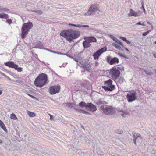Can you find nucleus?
<instances>
[{
  "label": "nucleus",
  "instance_id": "nucleus-1",
  "mask_svg": "<svg viewBox=\"0 0 156 156\" xmlns=\"http://www.w3.org/2000/svg\"><path fill=\"white\" fill-rule=\"evenodd\" d=\"M80 32L77 30L69 29L61 31L60 34L61 36L64 37L69 42L78 38L80 36Z\"/></svg>",
  "mask_w": 156,
  "mask_h": 156
},
{
  "label": "nucleus",
  "instance_id": "nucleus-2",
  "mask_svg": "<svg viewBox=\"0 0 156 156\" xmlns=\"http://www.w3.org/2000/svg\"><path fill=\"white\" fill-rule=\"evenodd\" d=\"M47 75L44 73H42L35 79L34 84L36 86L41 87L47 83Z\"/></svg>",
  "mask_w": 156,
  "mask_h": 156
},
{
  "label": "nucleus",
  "instance_id": "nucleus-3",
  "mask_svg": "<svg viewBox=\"0 0 156 156\" xmlns=\"http://www.w3.org/2000/svg\"><path fill=\"white\" fill-rule=\"evenodd\" d=\"M33 26L32 23L30 22L25 23L23 24L21 28L22 32L21 34V37L23 39H24L26 37L28 32Z\"/></svg>",
  "mask_w": 156,
  "mask_h": 156
},
{
  "label": "nucleus",
  "instance_id": "nucleus-4",
  "mask_svg": "<svg viewBox=\"0 0 156 156\" xmlns=\"http://www.w3.org/2000/svg\"><path fill=\"white\" fill-rule=\"evenodd\" d=\"M112 81L109 79L105 82V86H103L102 88L107 91H112L114 90L115 86L112 84Z\"/></svg>",
  "mask_w": 156,
  "mask_h": 156
},
{
  "label": "nucleus",
  "instance_id": "nucleus-5",
  "mask_svg": "<svg viewBox=\"0 0 156 156\" xmlns=\"http://www.w3.org/2000/svg\"><path fill=\"white\" fill-rule=\"evenodd\" d=\"M100 109L106 115L112 114L115 112V110L113 107L107 105H102L100 107Z\"/></svg>",
  "mask_w": 156,
  "mask_h": 156
},
{
  "label": "nucleus",
  "instance_id": "nucleus-6",
  "mask_svg": "<svg viewBox=\"0 0 156 156\" xmlns=\"http://www.w3.org/2000/svg\"><path fill=\"white\" fill-rule=\"evenodd\" d=\"M60 89V86L58 85L52 86L49 88V92L51 95L54 94L58 93Z\"/></svg>",
  "mask_w": 156,
  "mask_h": 156
},
{
  "label": "nucleus",
  "instance_id": "nucleus-7",
  "mask_svg": "<svg viewBox=\"0 0 156 156\" xmlns=\"http://www.w3.org/2000/svg\"><path fill=\"white\" fill-rule=\"evenodd\" d=\"M98 7L95 5H92L89 8L87 12L85 13V15L90 16L96 11H99Z\"/></svg>",
  "mask_w": 156,
  "mask_h": 156
},
{
  "label": "nucleus",
  "instance_id": "nucleus-8",
  "mask_svg": "<svg viewBox=\"0 0 156 156\" xmlns=\"http://www.w3.org/2000/svg\"><path fill=\"white\" fill-rule=\"evenodd\" d=\"M136 93L135 92H129L127 94V98L129 102H132L136 99Z\"/></svg>",
  "mask_w": 156,
  "mask_h": 156
},
{
  "label": "nucleus",
  "instance_id": "nucleus-9",
  "mask_svg": "<svg viewBox=\"0 0 156 156\" xmlns=\"http://www.w3.org/2000/svg\"><path fill=\"white\" fill-rule=\"evenodd\" d=\"M107 50L106 47H104L98 50L93 55L94 58L95 60L98 59L100 55L103 52H105Z\"/></svg>",
  "mask_w": 156,
  "mask_h": 156
},
{
  "label": "nucleus",
  "instance_id": "nucleus-10",
  "mask_svg": "<svg viewBox=\"0 0 156 156\" xmlns=\"http://www.w3.org/2000/svg\"><path fill=\"white\" fill-rule=\"evenodd\" d=\"M110 73L113 79H116L119 76L120 72L116 69H111Z\"/></svg>",
  "mask_w": 156,
  "mask_h": 156
},
{
  "label": "nucleus",
  "instance_id": "nucleus-11",
  "mask_svg": "<svg viewBox=\"0 0 156 156\" xmlns=\"http://www.w3.org/2000/svg\"><path fill=\"white\" fill-rule=\"evenodd\" d=\"M133 140L135 145L136 146V140L137 142H138L139 140H140L142 139V137L139 134L136 133H133Z\"/></svg>",
  "mask_w": 156,
  "mask_h": 156
},
{
  "label": "nucleus",
  "instance_id": "nucleus-12",
  "mask_svg": "<svg viewBox=\"0 0 156 156\" xmlns=\"http://www.w3.org/2000/svg\"><path fill=\"white\" fill-rule=\"evenodd\" d=\"M5 64L6 66L9 68H21L20 67L18 68V66L17 65L15 64L13 62L8 61L5 63Z\"/></svg>",
  "mask_w": 156,
  "mask_h": 156
},
{
  "label": "nucleus",
  "instance_id": "nucleus-13",
  "mask_svg": "<svg viewBox=\"0 0 156 156\" xmlns=\"http://www.w3.org/2000/svg\"><path fill=\"white\" fill-rule=\"evenodd\" d=\"M107 61L111 65L118 63L119 62V59L115 57L110 60V57H107Z\"/></svg>",
  "mask_w": 156,
  "mask_h": 156
},
{
  "label": "nucleus",
  "instance_id": "nucleus-14",
  "mask_svg": "<svg viewBox=\"0 0 156 156\" xmlns=\"http://www.w3.org/2000/svg\"><path fill=\"white\" fill-rule=\"evenodd\" d=\"M87 109H89L93 112L95 111L97 109L96 106L91 103H87Z\"/></svg>",
  "mask_w": 156,
  "mask_h": 156
},
{
  "label": "nucleus",
  "instance_id": "nucleus-15",
  "mask_svg": "<svg viewBox=\"0 0 156 156\" xmlns=\"http://www.w3.org/2000/svg\"><path fill=\"white\" fill-rule=\"evenodd\" d=\"M129 12V13L128 14L129 16L137 17L140 16L139 12L134 11L132 9H130Z\"/></svg>",
  "mask_w": 156,
  "mask_h": 156
},
{
  "label": "nucleus",
  "instance_id": "nucleus-16",
  "mask_svg": "<svg viewBox=\"0 0 156 156\" xmlns=\"http://www.w3.org/2000/svg\"><path fill=\"white\" fill-rule=\"evenodd\" d=\"M90 42L86 39L83 42V45L84 48H86L90 47Z\"/></svg>",
  "mask_w": 156,
  "mask_h": 156
},
{
  "label": "nucleus",
  "instance_id": "nucleus-17",
  "mask_svg": "<svg viewBox=\"0 0 156 156\" xmlns=\"http://www.w3.org/2000/svg\"><path fill=\"white\" fill-rule=\"evenodd\" d=\"M112 38L113 40L116 42L117 44L120 45V46L123 47V44L119 40L116 38H115L114 37L111 35L110 36Z\"/></svg>",
  "mask_w": 156,
  "mask_h": 156
},
{
  "label": "nucleus",
  "instance_id": "nucleus-18",
  "mask_svg": "<svg viewBox=\"0 0 156 156\" xmlns=\"http://www.w3.org/2000/svg\"><path fill=\"white\" fill-rule=\"evenodd\" d=\"M107 104V102H106L105 101H104L102 99L98 100L96 102V104L98 105H100L101 104Z\"/></svg>",
  "mask_w": 156,
  "mask_h": 156
},
{
  "label": "nucleus",
  "instance_id": "nucleus-19",
  "mask_svg": "<svg viewBox=\"0 0 156 156\" xmlns=\"http://www.w3.org/2000/svg\"><path fill=\"white\" fill-rule=\"evenodd\" d=\"M69 26H73L75 27H88L89 26L87 25H82L78 24V25H75L74 24H72L71 23H69L68 24Z\"/></svg>",
  "mask_w": 156,
  "mask_h": 156
},
{
  "label": "nucleus",
  "instance_id": "nucleus-20",
  "mask_svg": "<svg viewBox=\"0 0 156 156\" xmlns=\"http://www.w3.org/2000/svg\"><path fill=\"white\" fill-rule=\"evenodd\" d=\"M87 39L90 43L92 42H96L97 41L96 38L92 37H88L87 38Z\"/></svg>",
  "mask_w": 156,
  "mask_h": 156
},
{
  "label": "nucleus",
  "instance_id": "nucleus-21",
  "mask_svg": "<svg viewBox=\"0 0 156 156\" xmlns=\"http://www.w3.org/2000/svg\"><path fill=\"white\" fill-rule=\"evenodd\" d=\"M9 18V15L7 14H6L4 13L0 14V18H3L6 20Z\"/></svg>",
  "mask_w": 156,
  "mask_h": 156
},
{
  "label": "nucleus",
  "instance_id": "nucleus-22",
  "mask_svg": "<svg viewBox=\"0 0 156 156\" xmlns=\"http://www.w3.org/2000/svg\"><path fill=\"white\" fill-rule=\"evenodd\" d=\"M0 126L5 131L7 132V130L4 123L0 120Z\"/></svg>",
  "mask_w": 156,
  "mask_h": 156
},
{
  "label": "nucleus",
  "instance_id": "nucleus-23",
  "mask_svg": "<svg viewBox=\"0 0 156 156\" xmlns=\"http://www.w3.org/2000/svg\"><path fill=\"white\" fill-rule=\"evenodd\" d=\"M112 46L115 47L117 49L119 50H121V47L120 45L118 44L115 43H113L112 44Z\"/></svg>",
  "mask_w": 156,
  "mask_h": 156
},
{
  "label": "nucleus",
  "instance_id": "nucleus-24",
  "mask_svg": "<svg viewBox=\"0 0 156 156\" xmlns=\"http://www.w3.org/2000/svg\"><path fill=\"white\" fill-rule=\"evenodd\" d=\"M79 106L82 108L85 107L86 108H87V104L84 102L82 101L79 104Z\"/></svg>",
  "mask_w": 156,
  "mask_h": 156
},
{
  "label": "nucleus",
  "instance_id": "nucleus-25",
  "mask_svg": "<svg viewBox=\"0 0 156 156\" xmlns=\"http://www.w3.org/2000/svg\"><path fill=\"white\" fill-rule=\"evenodd\" d=\"M27 111L28 115L30 117H32L35 116V114L34 112H30L28 110H27Z\"/></svg>",
  "mask_w": 156,
  "mask_h": 156
},
{
  "label": "nucleus",
  "instance_id": "nucleus-26",
  "mask_svg": "<svg viewBox=\"0 0 156 156\" xmlns=\"http://www.w3.org/2000/svg\"><path fill=\"white\" fill-rule=\"evenodd\" d=\"M10 118L13 120H17L18 119L17 118L14 113H12L10 115Z\"/></svg>",
  "mask_w": 156,
  "mask_h": 156
},
{
  "label": "nucleus",
  "instance_id": "nucleus-27",
  "mask_svg": "<svg viewBox=\"0 0 156 156\" xmlns=\"http://www.w3.org/2000/svg\"><path fill=\"white\" fill-rule=\"evenodd\" d=\"M66 106L70 108H72L73 107H74V104L73 103H67L66 104Z\"/></svg>",
  "mask_w": 156,
  "mask_h": 156
},
{
  "label": "nucleus",
  "instance_id": "nucleus-28",
  "mask_svg": "<svg viewBox=\"0 0 156 156\" xmlns=\"http://www.w3.org/2000/svg\"><path fill=\"white\" fill-rule=\"evenodd\" d=\"M144 71L147 75H151L153 74V73L149 70H147L145 69H144Z\"/></svg>",
  "mask_w": 156,
  "mask_h": 156
},
{
  "label": "nucleus",
  "instance_id": "nucleus-29",
  "mask_svg": "<svg viewBox=\"0 0 156 156\" xmlns=\"http://www.w3.org/2000/svg\"><path fill=\"white\" fill-rule=\"evenodd\" d=\"M31 12H34L37 13L39 14L40 15L42 14V12L41 10H33Z\"/></svg>",
  "mask_w": 156,
  "mask_h": 156
},
{
  "label": "nucleus",
  "instance_id": "nucleus-30",
  "mask_svg": "<svg viewBox=\"0 0 156 156\" xmlns=\"http://www.w3.org/2000/svg\"><path fill=\"white\" fill-rule=\"evenodd\" d=\"M6 21L9 25L11 24L12 23V20L10 19H9V18L6 19Z\"/></svg>",
  "mask_w": 156,
  "mask_h": 156
},
{
  "label": "nucleus",
  "instance_id": "nucleus-31",
  "mask_svg": "<svg viewBox=\"0 0 156 156\" xmlns=\"http://www.w3.org/2000/svg\"><path fill=\"white\" fill-rule=\"evenodd\" d=\"M48 115L50 116V120L51 121H54V116L53 115H52L50 114L49 113Z\"/></svg>",
  "mask_w": 156,
  "mask_h": 156
},
{
  "label": "nucleus",
  "instance_id": "nucleus-32",
  "mask_svg": "<svg viewBox=\"0 0 156 156\" xmlns=\"http://www.w3.org/2000/svg\"><path fill=\"white\" fill-rule=\"evenodd\" d=\"M27 94L30 97H31V98H33L34 100H37V99L35 97L29 94Z\"/></svg>",
  "mask_w": 156,
  "mask_h": 156
},
{
  "label": "nucleus",
  "instance_id": "nucleus-33",
  "mask_svg": "<svg viewBox=\"0 0 156 156\" xmlns=\"http://www.w3.org/2000/svg\"><path fill=\"white\" fill-rule=\"evenodd\" d=\"M150 32V31L148 30L145 32L143 33L142 34L143 36H146L148 34V33Z\"/></svg>",
  "mask_w": 156,
  "mask_h": 156
},
{
  "label": "nucleus",
  "instance_id": "nucleus-34",
  "mask_svg": "<svg viewBox=\"0 0 156 156\" xmlns=\"http://www.w3.org/2000/svg\"><path fill=\"white\" fill-rule=\"evenodd\" d=\"M74 108L75 109H76L79 112H80V113H83V111H84V110H83L82 109H76V108Z\"/></svg>",
  "mask_w": 156,
  "mask_h": 156
},
{
  "label": "nucleus",
  "instance_id": "nucleus-35",
  "mask_svg": "<svg viewBox=\"0 0 156 156\" xmlns=\"http://www.w3.org/2000/svg\"><path fill=\"white\" fill-rule=\"evenodd\" d=\"M118 54L121 57H123L125 58H126V57L125 55H123L121 53H118Z\"/></svg>",
  "mask_w": 156,
  "mask_h": 156
},
{
  "label": "nucleus",
  "instance_id": "nucleus-36",
  "mask_svg": "<svg viewBox=\"0 0 156 156\" xmlns=\"http://www.w3.org/2000/svg\"><path fill=\"white\" fill-rule=\"evenodd\" d=\"M0 10H2V11H9V9L8 8H2L0 9Z\"/></svg>",
  "mask_w": 156,
  "mask_h": 156
},
{
  "label": "nucleus",
  "instance_id": "nucleus-37",
  "mask_svg": "<svg viewBox=\"0 0 156 156\" xmlns=\"http://www.w3.org/2000/svg\"><path fill=\"white\" fill-rule=\"evenodd\" d=\"M119 38L121 39H122V40L123 41H125L126 40V38L125 37H119Z\"/></svg>",
  "mask_w": 156,
  "mask_h": 156
},
{
  "label": "nucleus",
  "instance_id": "nucleus-38",
  "mask_svg": "<svg viewBox=\"0 0 156 156\" xmlns=\"http://www.w3.org/2000/svg\"><path fill=\"white\" fill-rule=\"evenodd\" d=\"M123 112L124 114L127 115H130L129 113L126 112V111H123Z\"/></svg>",
  "mask_w": 156,
  "mask_h": 156
},
{
  "label": "nucleus",
  "instance_id": "nucleus-39",
  "mask_svg": "<svg viewBox=\"0 0 156 156\" xmlns=\"http://www.w3.org/2000/svg\"><path fill=\"white\" fill-rule=\"evenodd\" d=\"M83 112V113L84 114H86V115H91V114L89 113V112L86 111H84Z\"/></svg>",
  "mask_w": 156,
  "mask_h": 156
},
{
  "label": "nucleus",
  "instance_id": "nucleus-40",
  "mask_svg": "<svg viewBox=\"0 0 156 156\" xmlns=\"http://www.w3.org/2000/svg\"><path fill=\"white\" fill-rule=\"evenodd\" d=\"M125 42H126L127 43L129 44H131V42L129 40H127V39L126 40V41Z\"/></svg>",
  "mask_w": 156,
  "mask_h": 156
},
{
  "label": "nucleus",
  "instance_id": "nucleus-41",
  "mask_svg": "<svg viewBox=\"0 0 156 156\" xmlns=\"http://www.w3.org/2000/svg\"><path fill=\"white\" fill-rule=\"evenodd\" d=\"M14 81L15 82H18L19 83H23V82L22 81H19V80H14Z\"/></svg>",
  "mask_w": 156,
  "mask_h": 156
},
{
  "label": "nucleus",
  "instance_id": "nucleus-42",
  "mask_svg": "<svg viewBox=\"0 0 156 156\" xmlns=\"http://www.w3.org/2000/svg\"><path fill=\"white\" fill-rule=\"evenodd\" d=\"M153 54L154 57L156 58V52H154Z\"/></svg>",
  "mask_w": 156,
  "mask_h": 156
},
{
  "label": "nucleus",
  "instance_id": "nucleus-43",
  "mask_svg": "<svg viewBox=\"0 0 156 156\" xmlns=\"http://www.w3.org/2000/svg\"><path fill=\"white\" fill-rule=\"evenodd\" d=\"M15 69L17 70L18 72H21L22 71V69Z\"/></svg>",
  "mask_w": 156,
  "mask_h": 156
},
{
  "label": "nucleus",
  "instance_id": "nucleus-44",
  "mask_svg": "<svg viewBox=\"0 0 156 156\" xmlns=\"http://www.w3.org/2000/svg\"><path fill=\"white\" fill-rule=\"evenodd\" d=\"M118 133H119V134H122V133H123V131H119V132H117Z\"/></svg>",
  "mask_w": 156,
  "mask_h": 156
},
{
  "label": "nucleus",
  "instance_id": "nucleus-45",
  "mask_svg": "<svg viewBox=\"0 0 156 156\" xmlns=\"http://www.w3.org/2000/svg\"><path fill=\"white\" fill-rule=\"evenodd\" d=\"M142 7L143 8V10L144 12L145 13V9L144 7V5H142Z\"/></svg>",
  "mask_w": 156,
  "mask_h": 156
},
{
  "label": "nucleus",
  "instance_id": "nucleus-46",
  "mask_svg": "<svg viewBox=\"0 0 156 156\" xmlns=\"http://www.w3.org/2000/svg\"><path fill=\"white\" fill-rule=\"evenodd\" d=\"M136 24V25H141V23L140 22H139Z\"/></svg>",
  "mask_w": 156,
  "mask_h": 156
},
{
  "label": "nucleus",
  "instance_id": "nucleus-47",
  "mask_svg": "<svg viewBox=\"0 0 156 156\" xmlns=\"http://www.w3.org/2000/svg\"><path fill=\"white\" fill-rule=\"evenodd\" d=\"M128 52H129V50L127 49V48H125V47L124 48Z\"/></svg>",
  "mask_w": 156,
  "mask_h": 156
},
{
  "label": "nucleus",
  "instance_id": "nucleus-48",
  "mask_svg": "<svg viewBox=\"0 0 156 156\" xmlns=\"http://www.w3.org/2000/svg\"><path fill=\"white\" fill-rule=\"evenodd\" d=\"M2 90H0V95L2 94Z\"/></svg>",
  "mask_w": 156,
  "mask_h": 156
},
{
  "label": "nucleus",
  "instance_id": "nucleus-49",
  "mask_svg": "<svg viewBox=\"0 0 156 156\" xmlns=\"http://www.w3.org/2000/svg\"><path fill=\"white\" fill-rule=\"evenodd\" d=\"M124 113H123V114H121V115L122 116H124Z\"/></svg>",
  "mask_w": 156,
  "mask_h": 156
},
{
  "label": "nucleus",
  "instance_id": "nucleus-50",
  "mask_svg": "<svg viewBox=\"0 0 156 156\" xmlns=\"http://www.w3.org/2000/svg\"><path fill=\"white\" fill-rule=\"evenodd\" d=\"M141 25H142V26H145V24H144V23H143L142 24L141 23Z\"/></svg>",
  "mask_w": 156,
  "mask_h": 156
},
{
  "label": "nucleus",
  "instance_id": "nucleus-51",
  "mask_svg": "<svg viewBox=\"0 0 156 156\" xmlns=\"http://www.w3.org/2000/svg\"><path fill=\"white\" fill-rule=\"evenodd\" d=\"M2 140L1 139H0V143H2Z\"/></svg>",
  "mask_w": 156,
  "mask_h": 156
},
{
  "label": "nucleus",
  "instance_id": "nucleus-52",
  "mask_svg": "<svg viewBox=\"0 0 156 156\" xmlns=\"http://www.w3.org/2000/svg\"><path fill=\"white\" fill-rule=\"evenodd\" d=\"M81 127H82V128H83V129H84V127H83V126H81Z\"/></svg>",
  "mask_w": 156,
  "mask_h": 156
},
{
  "label": "nucleus",
  "instance_id": "nucleus-53",
  "mask_svg": "<svg viewBox=\"0 0 156 156\" xmlns=\"http://www.w3.org/2000/svg\"><path fill=\"white\" fill-rule=\"evenodd\" d=\"M147 23L148 24H151V23H149V22H147Z\"/></svg>",
  "mask_w": 156,
  "mask_h": 156
},
{
  "label": "nucleus",
  "instance_id": "nucleus-54",
  "mask_svg": "<svg viewBox=\"0 0 156 156\" xmlns=\"http://www.w3.org/2000/svg\"><path fill=\"white\" fill-rule=\"evenodd\" d=\"M86 70L87 71H89V70H88V69H86Z\"/></svg>",
  "mask_w": 156,
  "mask_h": 156
},
{
  "label": "nucleus",
  "instance_id": "nucleus-55",
  "mask_svg": "<svg viewBox=\"0 0 156 156\" xmlns=\"http://www.w3.org/2000/svg\"><path fill=\"white\" fill-rule=\"evenodd\" d=\"M7 78H8V79H9V80H10V78L9 77H7Z\"/></svg>",
  "mask_w": 156,
  "mask_h": 156
},
{
  "label": "nucleus",
  "instance_id": "nucleus-56",
  "mask_svg": "<svg viewBox=\"0 0 156 156\" xmlns=\"http://www.w3.org/2000/svg\"><path fill=\"white\" fill-rule=\"evenodd\" d=\"M155 44H156V41H155Z\"/></svg>",
  "mask_w": 156,
  "mask_h": 156
},
{
  "label": "nucleus",
  "instance_id": "nucleus-57",
  "mask_svg": "<svg viewBox=\"0 0 156 156\" xmlns=\"http://www.w3.org/2000/svg\"><path fill=\"white\" fill-rule=\"evenodd\" d=\"M155 72H156V69L155 70Z\"/></svg>",
  "mask_w": 156,
  "mask_h": 156
}]
</instances>
